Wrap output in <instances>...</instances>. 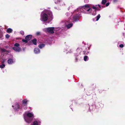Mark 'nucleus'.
I'll return each mask as SVG.
<instances>
[{
    "label": "nucleus",
    "mask_w": 125,
    "mask_h": 125,
    "mask_svg": "<svg viewBox=\"0 0 125 125\" xmlns=\"http://www.w3.org/2000/svg\"><path fill=\"white\" fill-rule=\"evenodd\" d=\"M76 14L73 17V19L72 21L74 22L77 21L79 20V18L80 16V14L79 13L78 11L76 12Z\"/></svg>",
    "instance_id": "obj_1"
},
{
    "label": "nucleus",
    "mask_w": 125,
    "mask_h": 125,
    "mask_svg": "<svg viewBox=\"0 0 125 125\" xmlns=\"http://www.w3.org/2000/svg\"><path fill=\"white\" fill-rule=\"evenodd\" d=\"M83 9L86 10L89 13L92 12V9L90 8V6L87 4H85L83 7Z\"/></svg>",
    "instance_id": "obj_2"
},
{
    "label": "nucleus",
    "mask_w": 125,
    "mask_h": 125,
    "mask_svg": "<svg viewBox=\"0 0 125 125\" xmlns=\"http://www.w3.org/2000/svg\"><path fill=\"white\" fill-rule=\"evenodd\" d=\"M48 15L46 14L43 13L41 16V20L43 22L46 21L48 19Z\"/></svg>",
    "instance_id": "obj_3"
},
{
    "label": "nucleus",
    "mask_w": 125,
    "mask_h": 125,
    "mask_svg": "<svg viewBox=\"0 0 125 125\" xmlns=\"http://www.w3.org/2000/svg\"><path fill=\"white\" fill-rule=\"evenodd\" d=\"M54 28L53 27H48L46 28V30L49 33L52 34L54 33Z\"/></svg>",
    "instance_id": "obj_4"
},
{
    "label": "nucleus",
    "mask_w": 125,
    "mask_h": 125,
    "mask_svg": "<svg viewBox=\"0 0 125 125\" xmlns=\"http://www.w3.org/2000/svg\"><path fill=\"white\" fill-rule=\"evenodd\" d=\"M49 16V19L50 21H52L53 19V15L52 13L51 12H49L48 13Z\"/></svg>",
    "instance_id": "obj_5"
},
{
    "label": "nucleus",
    "mask_w": 125,
    "mask_h": 125,
    "mask_svg": "<svg viewBox=\"0 0 125 125\" xmlns=\"http://www.w3.org/2000/svg\"><path fill=\"white\" fill-rule=\"evenodd\" d=\"M12 49L16 52H19L21 50V48L19 47H14L12 48Z\"/></svg>",
    "instance_id": "obj_6"
},
{
    "label": "nucleus",
    "mask_w": 125,
    "mask_h": 125,
    "mask_svg": "<svg viewBox=\"0 0 125 125\" xmlns=\"http://www.w3.org/2000/svg\"><path fill=\"white\" fill-rule=\"evenodd\" d=\"M15 107L14 108V110L18 111V110L20 109V105L18 103H17L15 104Z\"/></svg>",
    "instance_id": "obj_7"
},
{
    "label": "nucleus",
    "mask_w": 125,
    "mask_h": 125,
    "mask_svg": "<svg viewBox=\"0 0 125 125\" xmlns=\"http://www.w3.org/2000/svg\"><path fill=\"white\" fill-rule=\"evenodd\" d=\"M32 120V119L29 117H27L25 119V121L28 123H30Z\"/></svg>",
    "instance_id": "obj_8"
},
{
    "label": "nucleus",
    "mask_w": 125,
    "mask_h": 125,
    "mask_svg": "<svg viewBox=\"0 0 125 125\" xmlns=\"http://www.w3.org/2000/svg\"><path fill=\"white\" fill-rule=\"evenodd\" d=\"M32 36L31 35H29L27 36L25 38V39H27L28 41L30 40Z\"/></svg>",
    "instance_id": "obj_9"
},
{
    "label": "nucleus",
    "mask_w": 125,
    "mask_h": 125,
    "mask_svg": "<svg viewBox=\"0 0 125 125\" xmlns=\"http://www.w3.org/2000/svg\"><path fill=\"white\" fill-rule=\"evenodd\" d=\"M34 52L36 54H38L40 53V50L38 48H35L34 49Z\"/></svg>",
    "instance_id": "obj_10"
},
{
    "label": "nucleus",
    "mask_w": 125,
    "mask_h": 125,
    "mask_svg": "<svg viewBox=\"0 0 125 125\" xmlns=\"http://www.w3.org/2000/svg\"><path fill=\"white\" fill-rule=\"evenodd\" d=\"M7 62L9 64H11L13 63L14 62L13 59H9L8 60Z\"/></svg>",
    "instance_id": "obj_11"
},
{
    "label": "nucleus",
    "mask_w": 125,
    "mask_h": 125,
    "mask_svg": "<svg viewBox=\"0 0 125 125\" xmlns=\"http://www.w3.org/2000/svg\"><path fill=\"white\" fill-rule=\"evenodd\" d=\"M28 117L30 118L32 117L33 116V114L29 112L27 113L26 115Z\"/></svg>",
    "instance_id": "obj_12"
},
{
    "label": "nucleus",
    "mask_w": 125,
    "mask_h": 125,
    "mask_svg": "<svg viewBox=\"0 0 125 125\" xmlns=\"http://www.w3.org/2000/svg\"><path fill=\"white\" fill-rule=\"evenodd\" d=\"M32 41L34 44L36 45L37 44V40L36 39H34L32 40Z\"/></svg>",
    "instance_id": "obj_13"
},
{
    "label": "nucleus",
    "mask_w": 125,
    "mask_h": 125,
    "mask_svg": "<svg viewBox=\"0 0 125 125\" xmlns=\"http://www.w3.org/2000/svg\"><path fill=\"white\" fill-rule=\"evenodd\" d=\"M73 25L72 23H70L67 25L66 26L68 29H69Z\"/></svg>",
    "instance_id": "obj_14"
},
{
    "label": "nucleus",
    "mask_w": 125,
    "mask_h": 125,
    "mask_svg": "<svg viewBox=\"0 0 125 125\" xmlns=\"http://www.w3.org/2000/svg\"><path fill=\"white\" fill-rule=\"evenodd\" d=\"M13 31V30L9 28L7 29L6 30V32L8 33L11 32Z\"/></svg>",
    "instance_id": "obj_15"
},
{
    "label": "nucleus",
    "mask_w": 125,
    "mask_h": 125,
    "mask_svg": "<svg viewBox=\"0 0 125 125\" xmlns=\"http://www.w3.org/2000/svg\"><path fill=\"white\" fill-rule=\"evenodd\" d=\"M45 45L44 44H40L38 45V47L40 49H42L44 47Z\"/></svg>",
    "instance_id": "obj_16"
},
{
    "label": "nucleus",
    "mask_w": 125,
    "mask_h": 125,
    "mask_svg": "<svg viewBox=\"0 0 125 125\" xmlns=\"http://www.w3.org/2000/svg\"><path fill=\"white\" fill-rule=\"evenodd\" d=\"M0 51L3 52H7L8 51H7L5 49H2V48H0Z\"/></svg>",
    "instance_id": "obj_17"
},
{
    "label": "nucleus",
    "mask_w": 125,
    "mask_h": 125,
    "mask_svg": "<svg viewBox=\"0 0 125 125\" xmlns=\"http://www.w3.org/2000/svg\"><path fill=\"white\" fill-rule=\"evenodd\" d=\"M91 86L92 88L95 89L96 88V84L95 83H92L91 84Z\"/></svg>",
    "instance_id": "obj_18"
},
{
    "label": "nucleus",
    "mask_w": 125,
    "mask_h": 125,
    "mask_svg": "<svg viewBox=\"0 0 125 125\" xmlns=\"http://www.w3.org/2000/svg\"><path fill=\"white\" fill-rule=\"evenodd\" d=\"M28 101L26 99H25L22 101V102L23 104H26Z\"/></svg>",
    "instance_id": "obj_19"
},
{
    "label": "nucleus",
    "mask_w": 125,
    "mask_h": 125,
    "mask_svg": "<svg viewBox=\"0 0 125 125\" xmlns=\"http://www.w3.org/2000/svg\"><path fill=\"white\" fill-rule=\"evenodd\" d=\"M31 125H38V123L37 121H34L32 124H31Z\"/></svg>",
    "instance_id": "obj_20"
},
{
    "label": "nucleus",
    "mask_w": 125,
    "mask_h": 125,
    "mask_svg": "<svg viewBox=\"0 0 125 125\" xmlns=\"http://www.w3.org/2000/svg\"><path fill=\"white\" fill-rule=\"evenodd\" d=\"M107 2L106 0H102L101 3L103 5H104Z\"/></svg>",
    "instance_id": "obj_21"
},
{
    "label": "nucleus",
    "mask_w": 125,
    "mask_h": 125,
    "mask_svg": "<svg viewBox=\"0 0 125 125\" xmlns=\"http://www.w3.org/2000/svg\"><path fill=\"white\" fill-rule=\"evenodd\" d=\"M5 66V65L4 64H2L0 65V68H4Z\"/></svg>",
    "instance_id": "obj_22"
},
{
    "label": "nucleus",
    "mask_w": 125,
    "mask_h": 125,
    "mask_svg": "<svg viewBox=\"0 0 125 125\" xmlns=\"http://www.w3.org/2000/svg\"><path fill=\"white\" fill-rule=\"evenodd\" d=\"M88 57L87 56H85L84 58V60L85 61H86L88 60Z\"/></svg>",
    "instance_id": "obj_23"
},
{
    "label": "nucleus",
    "mask_w": 125,
    "mask_h": 125,
    "mask_svg": "<svg viewBox=\"0 0 125 125\" xmlns=\"http://www.w3.org/2000/svg\"><path fill=\"white\" fill-rule=\"evenodd\" d=\"M100 14H99L96 17V21H98L100 17Z\"/></svg>",
    "instance_id": "obj_24"
},
{
    "label": "nucleus",
    "mask_w": 125,
    "mask_h": 125,
    "mask_svg": "<svg viewBox=\"0 0 125 125\" xmlns=\"http://www.w3.org/2000/svg\"><path fill=\"white\" fill-rule=\"evenodd\" d=\"M14 47H19L20 46V44L18 43H16L14 44Z\"/></svg>",
    "instance_id": "obj_25"
},
{
    "label": "nucleus",
    "mask_w": 125,
    "mask_h": 125,
    "mask_svg": "<svg viewBox=\"0 0 125 125\" xmlns=\"http://www.w3.org/2000/svg\"><path fill=\"white\" fill-rule=\"evenodd\" d=\"M22 41L25 43H27L28 42V40L27 39H23L22 40Z\"/></svg>",
    "instance_id": "obj_26"
},
{
    "label": "nucleus",
    "mask_w": 125,
    "mask_h": 125,
    "mask_svg": "<svg viewBox=\"0 0 125 125\" xmlns=\"http://www.w3.org/2000/svg\"><path fill=\"white\" fill-rule=\"evenodd\" d=\"M20 33L22 35H23L24 34V32L22 31H21L20 32Z\"/></svg>",
    "instance_id": "obj_27"
},
{
    "label": "nucleus",
    "mask_w": 125,
    "mask_h": 125,
    "mask_svg": "<svg viewBox=\"0 0 125 125\" xmlns=\"http://www.w3.org/2000/svg\"><path fill=\"white\" fill-rule=\"evenodd\" d=\"M5 37L6 38L8 39L10 37V36L8 34H7L5 35Z\"/></svg>",
    "instance_id": "obj_28"
},
{
    "label": "nucleus",
    "mask_w": 125,
    "mask_h": 125,
    "mask_svg": "<svg viewBox=\"0 0 125 125\" xmlns=\"http://www.w3.org/2000/svg\"><path fill=\"white\" fill-rule=\"evenodd\" d=\"M119 47L121 48H123L124 47V45L123 44H121L119 45Z\"/></svg>",
    "instance_id": "obj_29"
},
{
    "label": "nucleus",
    "mask_w": 125,
    "mask_h": 125,
    "mask_svg": "<svg viewBox=\"0 0 125 125\" xmlns=\"http://www.w3.org/2000/svg\"><path fill=\"white\" fill-rule=\"evenodd\" d=\"M2 36L3 35L0 32V39L1 38Z\"/></svg>",
    "instance_id": "obj_30"
},
{
    "label": "nucleus",
    "mask_w": 125,
    "mask_h": 125,
    "mask_svg": "<svg viewBox=\"0 0 125 125\" xmlns=\"http://www.w3.org/2000/svg\"><path fill=\"white\" fill-rule=\"evenodd\" d=\"M92 8L93 9H94L95 10L97 9V8L96 7H95L94 6H93L92 7Z\"/></svg>",
    "instance_id": "obj_31"
},
{
    "label": "nucleus",
    "mask_w": 125,
    "mask_h": 125,
    "mask_svg": "<svg viewBox=\"0 0 125 125\" xmlns=\"http://www.w3.org/2000/svg\"><path fill=\"white\" fill-rule=\"evenodd\" d=\"M110 3L109 2H107L106 3V6L107 7L108 6L109 4Z\"/></svg>",
    "instance_id": "obj_32"
},
{
    "label": "nucleus",
    "mask_w": 125,
    "mask_h": 125,
    "mask_svg": "<svg viewBox=\"0 0 125 125\" xmlns=\"http://www.w3.org/2000/svg\"><path fill=\"white\" fill-rule=\"evenodd\" d=\"M118 0H113V2L115 3H116L117 2Z\"/></svg>",
    "instance_id": "obj_33"
},
{
    "label": "nucleus",
    "mask_w": 125,
    "mask_h": 125,
    "mask_svg": "<svg viewBox=\"0 0 125 125\" xmlns=\"http://www.w3.org/2000/svg\"><path fill=\"white\" fill-rule=\"evenodd\" d=\"M98 10H100V9H97H97H95V10L94 11L95 12H96L97 11H98Z\"/></svg>",
    "instance_id": "obj_34"
},
{
    "label": "nucleus",
    "mask_w": 125,
    "mask_h": 125,
    "mask_svg": "<svg viewBox=\"0 0 125 125\" xmlns=\"http://www.w3.org/2000/svg\"><path fill=\"white\" fill-rule=\"evenodd\" d=\"M40 34V33L39 32H37L36 33V34L37 35H39V34Z\"/></svg>",
    "instance_id": "obj_35"
},
{
    "label": "nucleus",
    "mask_w": 125,
    "mask_h": 125,
    "mask_svg": "<svg viewBox=\"0 0 125 125\" xmlns=\"http://www.w3.org/2000/svg\"><path fill=\"white\" fill-rule=\"evenodd\" d=\"M5 60H4L2 62V64H4L5 62Z\"/></svg>",
    "instance_id": "obj_36"
},
{
    "label": "nucleus",
    "mask_w": 125,
    "mask_h": 125,
    "mask_svg": "<svg viewBox=\"0 0 125 125\" xmlns=\"http://www.w3.org/2000/svg\"><path fill=\"white\" fill-rule=\"evenodd\" d=\"M77 60H78V58L77 57H76L75 58V61L76 62H77Z\"/></svg>",
    "instance_id": "obj_37"
},
{
    "label": "nucleus",
    "mask_w": 125,
    "mask_h": 125,
    "mask_svg": "<svg viewBox=\"0 0 125 125\" xmlns=\"http://www.w3.org/2000/svg\"><path fill=\"white\" fill-rule=\"evenodd\" d=\"M98 6L99 7L101 8V6L99 5V4H98Z\"/></svg>",
    "instance_id": "obj_38"
},
{
    "label": "nucleus",
    "mask_w": 125,
    "mask_h": 125,
    "mask_svg": "<svg viewBox=\"0 0 125 125\" xmlns=\"http://www.w3.org/2000/svg\"><path fill=\"white\" fill-rule=\"evenodd\" d=\"M83 52L84 53V54H85V52H85V51H83Z\"/></svg>",
    "instance_id": "obj_39"
},
{
    "label": "nucleus",
    "mask_w": 125,
    "mask_h": 125,
    "mask_svg": "<svg viewBox=\"0 0 125 125\" xmlns=\"http://www.w3.org/2000/svg\"><path fill=\"white\" fill-rule=\"evenodd\" d=\"M12 107H14V106H13V105H12Z\"/></svg>",
    "instance_id": "obj_40"
},
{
    "label": "nucleus",
    "mask_w": 125,
    "mask_h": 125,
    "mask_svg": "<svg viewBox=\"0 0 125 125\" xmlns=\"http://www.w3.org/2000/svg\"><path fill=\"white\" fill-rule=\"evenodd\" d=\"M75 11L74 12V13H75Z\"/></svg>",
    "instance_id": "obj_41"
}]
</instances>
